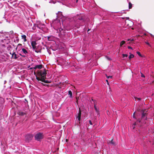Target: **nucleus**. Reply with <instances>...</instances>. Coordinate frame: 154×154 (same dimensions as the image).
Returning a JSON list of instances; mask_svg holds the SVG:
<instances>
[{
  "mask_svg": "<svg viewBox=\"0 0 154 154\" xmlns=\"http://www.w3.org/2000/svg\"><path fill=\"white\" fill-rule=\"evenodd\" d=\"M18 45H20V46H21V45H21V44H18Z\"/></svg>",
  "mask_w": 154,
  "mask_h": 154,
  "instance_id": "obj_43",
  "label": "nucleus"
},
{
  "mask_svg": "<svg viewBox=\"0 0 154 154\" xmlns=\"http://www.w3.org/2000/svg\"><path fill=\"white\" fill-rule=\"evenodd\" d=\"M79 112L78 114V115L77 117V118H78V120H79V123H80V121L81 120V112L80 110V108H79Z\"/></svg>",
  "mask_w": 154,
  "mask_h": 154,
  "instance_id": "obj_7",
  "label": "nucleus"
},
{
  "mask_svg": "<svg viewBox=\"0 0 154 154\" xmlns=\"http://www.w3.org/2000/svg\"><path fill=\"white\" fill-rule=\"evenodd\" d=\"M43 138V134L41 133H38L35 136V140L38 141H40Z\"/></svg>",
  "mask_w": 154,
  "mask_h": 154,
  "instance_id": "obj_3",
  "label": "nucleus"
},
{
  "mask_svg": "<svg viewBox=\"0 0 154 154\" xmlns=\"http://www.w3.org/2000/svg\"><path fill=\"white\" fill-rule=\"evenodd\" d=\"M78 0H76V2H78Z\"/></svg>",
  "mask_w": 154,
  "mask_h": 154,
  "instance_id": "obj_48",
  "label": "nucleus"
},
{
  "mask_svg": "<svg viewBox=\"0 0 154 154\" xmlns=\"http://www.w3.org/2000/svg\"><path fill=\"white\" fill-rule=\"evenodd\" d=\"M141 73V76L142 77H145V76L142 73Z\"/></svg>",
  "mask_w": 154,
  "mask_h": 154,
  "instance_id": "obj_29",
  "label": "nucleus"
},
{
  "mask_svg": "<svg viewBox=\"0 0 154 154\" xmlns=\"http://www.w3.org/2000/svg\"><path fill=\"white\" fill-rule=\"evenodd\" d=\"M33 137V136L32 134H27L25 137L26 141V142H29L32 139Z\"/></svg>",
  "mask_w": 154,
  "mask_h": 154,
  "instance_id": "obj_4",
  "label": "nucleus"
},
{
  "mask_svg": "<svg viewBox=\"0 0 154 154\" xmlns=\"http://www.w3.org/2000/svg\"><path fill=\"white\" fill-rule=\"evenodd\" d=\"M20 56H22V57H25V55H22L21 54H20Z\"/></svg>",
  "mask_w": 154,
  "mask_h": 154,
  "instance_id": "obj_36",
  "label": "nucleus"
},
{
  "mask_svg": "<svg viewBox=\"0 0 154 154\" xmlns=\"http://www.w3.org/2000/svg\"><path fill=\"white\" fill-rule=\"evenodd\" d=\"M42 84L44 86H47L48 87L51 86H50V85H48V84H44V83H42Z\"/></svg>",
  "mask_w": 154,
  "mask_h": 154,
  "instance_id": "obj_19",
  "label": "nucleus"
},
{
  "mask_svg": "<svg viewBox=\"0 0 154 154\" xmlns=\"http://www.w3.org/2000/svg\"><path fill=\"white\" fill-rule=\"evenodd\" d=\"M37 27H38V28H39V27H38V26H37Z\"/></svg>",
  "mask_w": 154,
  "mask_h": 154,
  "instance_id": "obj_49",
  "label": "nucleus"
},
{
  "mask_svg": "<svg viewBox=\"0 0 154 154\" xmlns=\"http://www.w3.org/2000/svg\"><path fill=\"white\" fill-rule=\"evenodd\" d=\"M134 55L133 54H131L129 56V59H131V58L134 57Z\"/></svg>",
  "mask_w": 154,
  "mask_h": 154,
  "instance_id": "obj_20",
  "label": "nucleus"
},
{
  "mask_svg": "<svg viewBox=\"0 0 154 154\" xmlns=\"http://www.w3.org/2000/svg\"><path fill=\"white\" fill-rule=\"evenodd\" d=\"M133 117L134 118L136 119V118L135 117V112H134V113H133Z\"/></svg>",
  "mask_w": 154,
  "mask_h": 154,
  "instance_id": "obj_26",
  "label": "nucleus"
},
{
  "mask_svg": "<svg viewBox=\"0 0 154 154\" xmlns=\"http://www.w3.org/2000/svg\"><path fill=\"white\" fill-rule=\"evenodd\" d=\"M147 112V111L145 109L141 110V119H138L137 120V122L141 123L142 125L143 124H145L146 123V121L147 120L146 116L147 114L146 113Z\"/></svg>",
  "mask_w": 154,
  "mask_h": 154,
  "instance_id": "obj_2",
  "label": "nucleus"
},
{
  "mask_svg": "<svg viewBox=\"0 0 154 154\" xmlns=\"http://www.w3.org/2000/svg\"><path fill=\"white\" fill-rule=\"evenodd\" d=\"M106 77L107 78H108V79H109V78H112V76H106Z\"/></svg>",
  "mask_w": 154,
  "mask_h": 154,
  "instance_id": "obj_32",
  "label": "nucleus"
},
{
  "mask_svg": "<svg viewBox=\"0 0 154 154\" xmlns=\"http://www.w3.org/2000/svg\"><path fill=\"white\" fill-rule=\"evenodd\" d=\"M122 56H123V57H127L128 56V55L127 54H122Z\"/></svg>",
  "mask_w": 154,
  "mask_h": 154,
  "instance_id": "obj_23",
  "label": "nucleus"
},
{
  "mask_svg": "<svg viewBox=\"0 0 154 154\" xmlns=\"http://www.w3.org/2000/svg\"><path fill=\"white\" fill-rule=\"evenodd\" d=\"M22 38L24 39V41L25 42L26 41V36L25 35H21Z\"/></svg>",
  "mask_w": 154,
  "mask_h": 154,
  "instance_id": "obj_12",
  "label": "nucleus"
},
{
  "mask_svg": "<svg viewBox=\"0 0 154 154\" xmlns=\"http://www.w3.org/2000/svg\"><path fill=\"white\" fill-rule=\"evenodd\" d=\"M137 53L140 56L142 57V55L140 54V53L139 51H137Z\"/></svg>",
  "mask_w": 154,
  "mask_h": 154,
  "instance_id": "obj_22",
  "label": "nucleus"
},
{
  "mask_svg": "<svg viewBox=\"0 0 154 154\" xmlns=\"http://www.w3.org/2000/svg\"><path fill=\"white\" fill-rule=\"evenodd\" d=\"M46 74V71L45 69H44V71H42V70H39L37 72V74L40 77H36V79L38 81H41L45 83H51V81L45 80Z\"/></svg>",
  "mask_w": 154,
  "mask_h": 154,
  "instance_id": "obj_1",
  "label": "nucleus"
},
{
  "mask_svg": "<svg viewBox=\"0 0 154 154\" xmlns=\"http://www.w3.org/2000/svg\"><path fill=\"white\" fill-rule=\"evenodd\" d=\"M135 99H136V98L138 100H140V99H140V98H137V97H135Z\"/></svg>",
  "mask_w": 154,
  "mask_h": 154,
  "instance_id": "obj_38",
  "label": "nucleus"
},
{
  "mask_svg": "<svg viewBox=\"0 0 154 154\" xmlns=\"http://www.w3.org/2000/svg\"><path fill=\"white\" fill-rule=\"evenodd\" d=\"M49 51H50V50H48V52L49 53Z\"/></svg>",
  "mask_w": 154,
  "mask_h": 154,
  "instance_id": "obj_45",
  "label": "nucleus"
},
{
  "mask_svg": "<svg viewBox=\"0 0 154 154\" xmlns=\"http://www.w3.org/2000/svg\"><path fill=\"white\" fill-rule=\"evenodd\" d=\"M69 94L70 95L69 97L71 98L72 97V93L71 91H68Z\"/></svg>",
  "mask_w": 154,
  "mask_h": 154,
  "instance_id": "obj_14",
  "label": "nucleus"
},
{
  "mask_svg": "<svg viewBox=\"0 0 154 154\" xmlns=\"http://www.w3.org/2000/svg\"><path fill=\"white\" fill-rule=\"evenodd\" d=\"M58 14H61L62 15V13L61 12H58Z\"/></svg>",
  "mask_w": 154,
  "mask_h": 154,
  "instance_id": "obj_37",
  "label": "nucleus"
},
{
  "mask_svg": "<svg viewBox=\"0 0 154 154\" xmlns=\"http://www.w3.org/2000/svg\"><path fill=\"white\" fill-rule=\"evenodd\" d=\"M89 124L91 125H92V123L91 121V120H90L89 121Z\"/></svg>",
  "mask_w": 154,
  "mask_h": 154,
  "instance_id": "obj_30",
  "label": "nucleus"
},
{
  "mask_svg": "<svg viewBox=\"0 0 154 154\" xmlns=\"http://www.w3.org/2000/svg\"><path fill=\"white\" fill-rule=\"evenodd\" d=\"M145 43L146 44H147V45H148L150 47H151V45H150L149 44V43L148 42H145Z\"/></svg>",
  "mask_w": 154,
  "mask_h": 154,
  "instance_id": "obj_28",
  "label": "nucleus"
},
{
  "mask_svg": "<svg viewBox=\"0 0 154 154\" xmlns=\"http://www.w3.org/2000/svg\"><path fill=\"white\" fill-rule=\"evenodd\" d=\"M33 69V68H30V69Z\"/></svg>",
  "mask_w": 154,
  "mask_h": 154,
  "instance_id": "obj_46",
  "label": "nucleus"
},
{
  "mask_svg": "<svg viewBox=\"0 0 154 154\" xmlns=\"http://www.w3.org/2000/svg\"><path fill=\"white\" fill-rule=\"evenodd\" d=\"M109 143L112 144L113 145H115V143L113 141V140H112L111 141H110V142H109Z\"/></svg>",
  "mask_w": 154,
  "mask_h": 154,
  "instance_id": "obj_18",
  "label": "nucleus"
},
{
  "mask_svg": "<svg viewBox=\"0 0 154 154\" xmlns=\"http://www.w3.org/2000/svg\"><path fill=\"white\" fill-rule=\"evenodd\" d=\"M33 50H34L36 52L38 53H41V50H38V49L35 47V49H33Z\"/></svg>",
  "mask_w": 154,
  "mask_h": 154,
  "instance_id": "obj_11",
  "label": "nucleus"
},
{
  "mask_svg": "<svg viewBox=\"0 0 154 154\" xmlns=\"http://www.w3.org/2000/svg\"><path fill=\"white\" fill-rule=\"evenodd\" d=\"M59 32L60 34L61 35V36L62 37H63L65 35L66 33L65 30L61 28H60L59 29Z\"/></svg>",
  "mask_w": 154,
  "mask_h": 154,
  "instance_id": "obj_5",
  "label": "nucleus"
},
{
  "mask_svg": "<svg viewBox=\"0 0 154 154\" xmlns=\"http://www.w3.org/2000/svg\"><path fill=\"white\" fill-rule=\"evenodd\" d=\"M90 29H88V32Z\"/></svg>",
  "mask_w": 154,
  "mask_h": 154,
  "instance_id": "obj_44",
  "label": "nucleus"
},
{
  "mask_svg": "<svg viewBox=\"0 0 154 154\" xmlns=\"http://www.w3.org/2000/svg\"><path fill=\"white\" fill-rule=\"evenodd\" d=\"M31 44L33 49L35 48V47H36V45H37V43L35 41H33L32 42Z\"/></svg>",
  "mask_w": 154,
  "mask_h": 154,
  "instance_id": "obj_8",
  "label": "nucleus"
},
{
  "mask_svg": "<svg viewBox=\"0 0 154 154\" xmlns=\"http://www.w3.org/2000/svg\"><path fill=\"white\" fill-rule=\"evenodd\" d=\"M48 40L49 41H51L52 40L50 38H51V36H48Z\"/></svg>",
  "mask_w": 154,
  "mask_h": 154,
  "instance_id": "obj_24",
  "label": "nucleus"
},
{
  "mask_svg": "<svg viewBox=\"0 0 154 154\" xmlns=\"http://www.w3.org/2000/svg\"><path fill=\"white\" fill-rule=\"evenodd\" d=\"M38 71H37V72H38ZM34 75H35V76H36V77H40V76H38V75L37 73L36 74V72H35V71L34 72Z\"/></svg>",
  "mask_w": 154,
  "mask_h": 154,
  "instance_id": "obj_21",
  "label": "nucleus"
},
{
  "mask_svg": "<svg viewBox=\"0 0 154 154\" xmlns=\"http://www.w3.org/2000/svg\"><path fill=\"white\" fill-rule=\"evenodd\" d=\"M61 84V82H60L59 84H57L56 85V87H58L59 86H60V85Z\"/></svg>",
  "mask_w": 154,
  "mask_h": 154,
  "instance_id": "obj_27",
  "label": "nucleus"
},
{
  "mask_svg": "<svg viewBox=\"0 0 154 154\" xmlns=\"http://www.w3.org/2000/svg\"><path fill=\"white\" fill-rule=\"evenodd\" d=\"M152 83H154V81L152 82Z\"/></svg>",
  "mask_w": 154,
  "mask_h": 154,
  "instance_id": "obj_47",
  "label": "nucleus"
},
{
  "mask_svg": "<svg viewBox=\"0 0 154 154\" xmlns=\"http://www.w3.org/2000/svg\"><path fill=\"white\" fill-rule=\"evenodd\" d=\"M43 65L42 64L37 65L35 66V67H33V69H41Z\"/></svg>",
  "mask_w": 154,
  "mask_h": 154,
  "instance_id": "obj_9",
  "label": "nucleus"
},
{
  "mask_svg": "<svg viewBox=\"0 0 154 154\" xmlns=\"http://www.w3.org/2000/svg\"><path fill=\"white\" fill-rule=\"evenodd\" d=\"M60 86H61V85H64V83L63 82V83H61V84L60 85Z\"/></svg>",
  "mask_w": 154,
  "mask_h": 154,
  "instance_id": "obj_33",
  "label": "nucleus"
},
{
  "mask_svg": "<svg viewBox=\"0 0 154 154\" xmlns=\"http://www.w3.org/2000/svg\"><path fill=\"white\" fill-rule=\"evenodd\" d=\"M130 40L131 41H133L134 40L133 39H128V41H129Z\"/></svg>",
  "mask_w": 154,
  "mask_h": 154,
  "instance_id": "obj_34",
  "label": "nucleus"
},
{
  "mask_svg": "<svg viewBox=\"0 0 154 154\" xmlns=\"http://www.w3.org/2000/svg\"><path fill=\"white\" fill-rule=\"evenodd\" d=\"M125 41H122L120 43V46L122 47L123 45L125 43Z\"/></svg>",
  "mask_w": 154,
  "mask_h": 154,
  "instance_id": "obj_16",
  "label": "nucleus"
},
{
  "mask_svg": "<svg viewBox=\"0 0 154 154\" xmlns=\"http://www.w3.org/2000/svg\"><path fill=\"white\" fill-rule=\"evenodd\" d=\"M106 82H107V84H109V82H108V81L107 80H106Z\"/></svg>",
  "mask_w": 154,
  "mask_h": 154,
  "instance_id": "obj_39",
  "label": "nucleus"
},
{
  "mask_svg": "<svg viewBox=\"0 0 154 154\" xmlns=\"http://www.w3.org/2000/svg\"><path fill=\"white\" fill-rule=\"evenodd\" d=\"M56 21H58V24H60V22H59V21L58 20H54L53 21V23H55V22H56Z\"/></svg>",
  "mask_w": 154,
  "mask_h": 154,
  "instance_id": "obj_25",
  "label": "nucleus"
},
{
  "mask_svg": "<svg viewBox=\"0 0 154 154\" xmlns=\"http://www.w3.org/2000/svg\"><path fill=\"white\" fill-rule=\"evenodd\" d=\"M78 19L80 20H83V18L82 17H81L80 18H78Z\"/></svg>",
  "mask_w": 154,
  "mask_h": 154,
  "instance_id": "obj_31",
  "label": "nucleus"
},
{
  "mask_svg": "<svg viewBox=\"0 0 154 154\" xmlns=\"http://www.w3.org/2000/svg\"><path fill=\"white\" fill-rule=\"evenodd\" d=\"M10 54L12 55L11 58H14L15 59H17L18 57V56L17 55L15 52H14L13 53L11 54V52L10 53Z\"/></svg>",
  "mask_w": 154,
  "mask_h": 154,
  "instance_id": "obj_6",
  "label": "nucleus"
},
{
  "mask_svg": "<svg viewBox=\"0 0 154 154\" xmlns=\"http://www.w3.org/2000/svg\"><path fill=\"white\" fill-rule=\"evenodd\" d=\"M129 4V9H131L132 8V5L131 2H129L128 3Z\"/></svg>",
  "mask_w": 154,
  "mask_h": 154,
  "instance_id": "obj_15",
  "label": "nucleus"
},
{
  "mask_svg": "<svg viewBox=\"0 0 154 154\" xmlns=\"http://www.w3.org/2000/svg\"><path fill=\"white\" fill-rule=\"evenodd\" d=\"M59 86L58 87L59 88H61V87L60 86Z\"/></svg>",
  "mask_w": 154,
  "mask_h": 154,
  "instance_id": "obj_40",
  "label": "nucleus"
},
{
  "mask_svg": "<svg viewBox=\"0 0 154 154\" xmlns=\"http://www.w3.org/2000/svg\"><path fill=\"white\" fill-rule=\"evenodd\" d=\"M18 114L20 116H24L25 115L26 116V113L25 112H24L21 111H19L18 112Z\"/></svg>",
  "mask_w": 154,
  "mask_h": 154,
  "instance_id": "obj_10",
  "label": "nucleus"
},
{
  "mask_svg": "<svg viewBox=\"0 0 154 154\" xmlns=\"http://www.w3.org/2000/svg\"><path fill=\"white\" fill-rule=\"evenodd\" d=\"M22 51L23 52V53L25 54H27L28 53L27 51H26V50L24 48H23L22 49Z\"/></svg>",
  "mask_w": 154,
  "mask_h": 154,
  "instance_id": "obj_13",
  "label": "nucleus"
},
{
  "mask_svg": "<svg viewBox=\"0 0 154 154\" xmlns=\"http://www.w3.org/2000/svg\"><path fill=\"white\" fill-rule=\"evenodd\" d=\"M134 128V126L133 128Z\"/></svg>",
  "mask_w": 154,
  "mask_h": 154,
  "instance_id": "obj_50",
  "label": "nucleus"
},
{
  "mask_svg": "<svg viewBox=\"0 0 154 154\" xmlns=\"http://www.w3.org/2000/svg\"><path fill=\"white\" fill-rule=\"evenodd\" d=\"M92 101H93V99H92Z\"/></svg>",
  "mask_w": 154,
  "mask_h": 154,
  "instance_id": "obj_51",
  "label": "nucleus"
},
{
  "mask_svg": "<svg viewBox=\"0 0 154 154\" xmlns=\"http://www.w3.org/2000/svg\"><path fill=\"white\" fill-rule=\"evenodd\" d=\"M128 49H132V48L130 46H129L128 47Z\"/></svg>",
  "mask_w": 154,
  "mask_h": 154,
  "instance_id": "obj_35",
  "label": "nucleus"
},
{
  "mask_svg": "<svg viewBox=\"0 0 154 154\" xmlns=\"http://www.w3.org/2000/svg\"><path fill=\"white\" fill-rule=\"evenodd\" d=\"M136 122H135V123H134V125H136Z\"/></svg>",
  "mask_w": 154,
  "mask_h": 154,
  "instance_id": "obj_42",
  "label": "nucleus"
},
{
  "mask_svg": "<svg viewBox=\"0 0 154 154\" xmlns=\"http://www.w3.org/2000/svg\"><path fill=\"white\" fill-rule=\"evenodd\" d=\"M94 107L95 109V110L96 111V112H97L98 113V112H99V110L97 109V107L96 106V105L95 104L94 105Z\"/></svg>",
  "mask_w": 154,
  "mask_h": 154,
  "instance_id": "obj_17",
  "label": "nucleus"
},
{
  "mask_svg": "<svg viewBox=\"0 0 154 154\" xmlns=\"http://www.w3.org/2000/svg\"><path fill=\"white\" fill-rule=\"evenodd\" d=\"M10 32L11 33H13V31H11Z\"/></svg>",
  "mask_w": 154,
  "mask_h": 154,
  "instance_id": "obj_41",
  "label": "nucleus"
}]
</instances>
